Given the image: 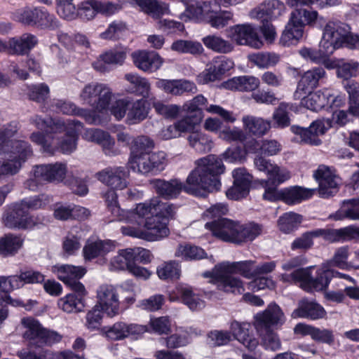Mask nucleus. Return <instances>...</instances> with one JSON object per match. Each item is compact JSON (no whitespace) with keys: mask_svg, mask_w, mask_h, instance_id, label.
I'll list each match as a JSON object with an SVG mask.
<instances>
[{"mask_svg":"<svg viewBox=\"0 0 359 359\" xmlns=\"http://www.w3.org/2000/svg\"><path fill=\"white\" fill-rule=\"evenodd\" d=\"M237 225L238 222L227 218H221L206 222L204 226L212 236L225 242L236 243Z\"/></svg>","mask_w":359,"mask_h":359,"instance_id":"nucleus-21","label":"nucleus"},{"mask_svg":"<svg viewBox=\"0 0 359 359\" xmlns=\"http://www.w3.org/2000/svg\"><path fill=\"white\" fill-rule=\"evenodd\" d=\"M212 9L209 2L192 0L187 5L185 12L181 15L180 18L187 20L186 18L197 22H207Z\"/></svg>","mask_w":359,"mask_h":359,"instance_id":"nucleus-35","label":"nucleus"},{"mask_svg":"<svg viewBox=\"0 0 359 359\" xmlns=\"http://www.w3.org/2000/svg\"><path fill=\"white\" fill-rule=\"evenodd\" d=\"M69 293L57 301L59 309L64 312L71 313L81 311L84 308L83 297L85 295Z\"/></svg>","mask_w":359,"mask_h":359,"instance_id":"nucleus-45","label":"nucleus"},{"mask_svg":"<svg viewBox=\"0 0 359 359\" xmlns=\"http://www.w3.org/2000/svg\"><path fill=\"white\" fill-rule=\"evenodd\" d=\"M349 255V250L348 247H341L338 248L334 256L330 262L324 263L323 264H330V269L336 266L341 269H349L351 268L357 267L352 261L348 262V257Z\"/></svg>","mask_w":359,"mask_h":359,"instance_id":"nucleus-58","label":"nucleus"},{"mask_svg":"<svg viewBox=\"0 0 359 359\" xmlns=\"http://www.w3.org/2000/svg\"><path fill=\"white\" fill-rule=\"evenodd\" d=\"M170 302H181L191 311H200L205 306V302L201 295L192 287L185 285H178L168 292Z\"/></svg>","mask_w":359,"mask_h":359,"instance_id":"nucleus-20","label":"nucleus"},{"mask_svg":"<svg viewBox=\"0 0 359 359\" xmlns=\"http://www.w3.org/2000/svg\"><path fill=\"white\" fill-rule=\"evenodd\" d=\"M22 240L20 236L8 234L0 239V255L10 256L15 254L20 248Z\"/></svg>","mask_w":359,"mask_h":359,"instance_id":"nucleus-56","label":"nucleus"},{"mask_svg":"<svg viewBox=\"0 0 359 359\" xmlns=\"http://www.w3.org/2000/svg\"><path fill=\"white\" fill-rule=\"evenodd\" d=\"M299 99L303 107L313 111L339 108L346 103L344 95H335L327 88L309 93L306 96L303 95Z\"/></svg>","mask_w":359,"mask_h":359,"instance_id":"nucleus-13","label":"nucleus"},{"mask_svg":"<svg viewBox=\"0 0 359 359\" xmlns=\"http://www.w3.org/2000/svg\"><path fill=\"white\" fill-rule=\"evenodd\" d=\"M156 273L161 280H177L181 276V264L173 260L165 262L157 267Z\"/></svg>","mask_w":359,"mask_h":359,"instance_id":"nucleus-50","label":"nucleus"},{"mask_svg":"<svg viewBox=\"0 0 359 359\" xmlns=\"http://www.w3.org/2000/svg\"><path fill=\"white\" fill-rule=\"evenodd\" d=\"M281 149L280 144L276 140H265L260 145L256 140L249 142L246 146V150L248 152L257 153L261 150L262 154L273 156L277 154Z\"/></svg>","mask_w":359,"mask_h":359,"instance_id":"nucleus-53","label":"nucleus"},{"mask_svg":"<svg viewBox=\"0 0 359 359\" xmlns=\"http://www.w3.org/2000/svg\"><path fill=\"white\" fill-rule=\"evenodd\" d=\"M170 218L152 217L139 226H122L121 233L125 236L140 238L149 242L161 241L170 234L168 220Z\"/></svg>","mask_w":359,"mask_h":359,"instance_id":"nucleus-12","label":"nucleus"},{"mask_svg":"<svg viewBox=\"0 0 359 359\" xmlns=\"http://www.w3.org/2000/svg\"><path fill=\"white\" fill-rule=\"evenodd\" d=\"M170 49L181 54L196 55L203 51V48L199 42L182 39L175 41L172 43Z\"/></svg>","mask_w":359,"mask_h":359,"instance_id":"nucleus-57","label":"nucleus"},{"mask_svg":"<svg viewBox=\"0 0 359 359\" xmlns=\"http://www.w3.org/2000/svg\"><path fill=\"white\" fill-rule=\"evenodd\" d=\"M106 203L111 214L120 221H124L130 225L127 226H142L152 217L172 218L175 213V208L169 203L161 202L159 198L137 203L135 207L129 210L120 208L117 196L114 191L110 190L104 195Z\"/></svg>","mask_w":359,"mask_h":359,"instance_id":"nucleus-2","label":"nucleus"},{"mask_svg":"<svg viewBox=\"0 0 359 359\" xmlns=\"http://www.w3.org/2000/svg\"><path fill=\"white\" fill-rule=\"evenodd\" d=\"M111 96L110 89L104 84L92 83L83 88L80 95L81 101L95 108L93 116L86 118L90 123H101L102 118L108 115Z\"/></svg>","mask_w":359,"mask_h":359,"instance_id":"nucleus-8","label":"nucleus"},{"mask_svg":"<svg viewBox=\"0 0 359 359\" xmlns=\"http://www.w3.org/2000/svg\"><path fill=\"white\" fill-rule=\"evenodd\" d=\"M345 88L349 95L348 112L352 116H359V84L351 81L346 85Z\"/></svg>","mask_w":359,"mask_h":359,"instance_id":"nucleus-63","label":"nucleus"},{"mask_svg":"<svg viewBox=\"0 0 359 359\" xmlns=\"http://www.w3.org/2000/svg\"><path fill=\"white\" fill-rule=\"evenodd\" d=\"M236 273H239L248 279L255 278L256 274L254 262H223L216 264L212 271H205L202 276L210 278V282L216 285L220 290L241 293L244 291L243 285L240 278L232 276Z\"/></svg>","mask_w":359,"mask_h":359,"instance_id":"nucleus-4","label":"nucleus"},{"mask_svg":"<svg viewBox=\"0 0 359 359\" xmlns=\"http://www.w3.org/2000/svg\"><path fill=\"white\" fill-rule=\"evenodd\" d=\"M326 76V72L321 67H315L305 72L302 76L295 92L296 98H301L309 90L316 88L321 79Z\"/></svg>","mask_w":359,"mask_h":359,"instance_id":"nucleus-31","label":"nucleus"},{"mask_svg":"<svg viewBox=\"0 0 359 359\" xmlns=\"http://www.w3.org/2000/svg\"><path fill=\"white\" fill-rule=\"evenodd\" d=\"M154 146L153 141L146 136L133 140L128 164L133 171L147 175L157 174L165 169L168 163L167 155L162 151L151 153Z\"/></svg>","mask_w":359,"mask_h":359,"instance_id":"nucleus-5","label":"nucleus"},{"mask_svg":"<svg viewBox=\"0 0 359 359\" xmlns=\"http://www.w3.org/2000/svg\"><path fill=\"white\" fill-rule=\"evenodd\" d=\"M302 222V217L295 212H289L281 215L278 220V226L280 231L290 233L297 229Z\"/></svg>","mask_w":359,"mask_h":359,"instance_id":"nucleus-55","label":"nucleus"},{"mask_svg":"<svg viewBox=\"0 0 359 359\" xmlns=\"http://www.w3.org/2000/svg\"><path fill=\"white\" fill-rule=\"evenodd\" d=\"M201 334V331L192 327L188 330L180 329L177 332L165 339V346L168 348H178L187 345L190 343L191 335H198Z\"/></svg>","mask_w":359,"mask_h":359,"instance_id":"nucleus-44","label":"nucleus"},{"mask_svg":"<svg viewBox=\"0 0 359 359\" xmlns=\"http://www.w3.org/2000/svg\"><path fill=\"white\" fill-rule=\"evenodd\" d=\"M127 323L121 321L100 330L101 334L109 340L118 341L128 337Z\"/></svg>","mask_w":359,"mask_h":359,"instance_id":"nucleus-52","label":"nucleus"},{"mask_svg":"<svg viewBox=\"0 0 359 359\" xmlns=\"http://www.w3.org/2000/svg\"><path fill=\"white\" fill-rule=\"evenodd\" d=\"M133 264L130 248L119 250L117 254L112 257L109 262L108 268L111 271L129 270Z\"/></svg>","mask_w":359,"mask_h":359,"instance_id":"nucleus-46","label":"nucleus"},{"mask_svg":"<svg viewBox=\"0 0 359 359\" xmlns=\"http://www.w3.org/2000/svg\"><path fill=\"white\" fill-rule=\"evenodd\" d=\"M233 185L226 191V196L231 200H239L245 197L250 189L252 175L244 168H238L232 171Z\"/></svg>","mask_w":359,"mask_h":359,"instance_id":"nucleus-23","label":"nucleus"},{"mask_svg":"<svg viewBox=\"0 0 359 359\" xmlns=\"http://www.w3.org/2000/svg\"><path fill=\"white\" fill-rule=\"evenodd\" d=\"M189 145L200 152H206L210 150L212 142L205 134L196 130L187 138Z\"/></svg>","mask_w":359,"mask_h":359,"instance_id":"nucleus-60","label":"nucleus"},{"mask_svg":"<svg viewBox=\"0 0 359 359\" xmlns=\"http://www.w3.org/2000/svg\"><path fill=\"white\" fill-rule=\"evenodd\" d=\"M156 86L168 94L180 96L185 93H196L194 83L186 79H163L156 83Z\"/></svg>","mask_w":359,"mask_h":359,"instance_id":"nucleus-30","label":"nucleus"},{"mask_svg":"<svg viewBox=\"0 0 359 359\" xmlns=\"http://www.w3.org/2000/svg\"><path fill=\"white\" fill-rule=\"evenodd\" d=\"M51 271L65 285L80 295H86L84 285L78 281L86 273V269L81 266L57 264L52 266Z\"/></svg>","mask_w":359,"mask_h":359,"instance_id":"nucleus-15","label":"nucleus"},{"mask_svg":"<svg viewBox=\"0 0 359 359\" xmlns=\"http://www.w3.org/2000/svg\"><path fill=\"white\" fill-rule=\"evenodd\" d=\"M133 5L138 6L142 11L149 14L153 18H158L168 12V6L159 4L156 0H127Z\"/></svg>","mask_w":359,"mask_h":359,"instance_id":"nucleus-47","label":"nucleus"},{"mask_svg":"<svg viewBox=\"0 0 359 359\" xmlns=\"http://www.w3.org/2000/svg\"><path fill=\"white\" fill-rule=\"evenodd\" d=\"M204 45L212 50L220 53H229L233 50L231 42L216 35H208L202 39Z\"/></svg>","mask_w":359,"mask_h":359,"instance_id":"nucleus-54","label":"nucleus"},{"mask_svg":"<svg viewBox=\"0 0 359 359\" xmlns=\"http://www.w3.org/2000/svg\"><path fill=\"white\" fill-rule=\"evenodd\" d=\"M248 60L259 68H269L276 65L279 61V57L275 53H257L250 54Z\"/></svg>","mask_w":359,"mask_h":359,"instance_id":"nucleus-59","label":"nucleus"},{"mask_svg":"<svg viewBox=\"0 0 359 359\" xmlns=\"http://www.w3.org/2000/svg\"><path fill=\"white\" fill-rule=\"evenodd\" d=\"M2 222L10 229L20 228L22 223V203H15L6 206Z\"/></svg>","mask_w":359,"mask_h":359,"instance_id":"nucleus-42","label":"nucleus"},{"mask_svg":"<svg viewBox=\"0 0 359 359\" xmlns=\"http://www.w3.org/2000/svg\"><path fill=\"white\" fill-rule=\"evenodd\" d=\"M332 126V122L330 119H318L312 122L308 128L292 126L291 130L293 133L299 136L302 142L318 145L320 144L318 136L324 135Z\"/></svg>","mask_w":359,"mask_h":359,"instance_id":"nucleus-22","label":"nucleus"},{"mask_svg":"<svg viewBox=\"0 0 359 359\" xmlns=\"http://www.w3.org/2000/svg\"><path fill=\"white\" fill-rule=\"evenodd\" d=\"M36 125L41 130H44L46 134L34 133L32 140L42 144L46 151L53 152L55 149H57L62 153L67 154L76 149L78 133L82 128L80 122H55L52 118H39Z\"/></svg>","mask_w":359,"mask_h":359,"instance_id":"nucleus-1","label":"nucleus"},{"mask_svg":"<svg viewBox=\"0 0 359 359\" xmlns=\"http://www.w3.org/2000/svg\"><path fill=\"white\" fill-rule=\"evenodd\" d=\"M226 37L240 46H248L252 48H261L264 43L257 29L250 24L236 25L226 31Z\"/></svg>","mask_w":359,"mask_h":359,"instance_id":"nucleus-16","label":"nucleus"},{"mask_svg":"<svg viewBox=\"0 0 359 359\" xmlns=\"http://www.w3.org/2000/svg\"><path fill=\"white\" fill-rule=\"evenodd\" d=\"M260 84L259 79L254 76H241L233 77L223 83L228 90L239 91H252Z\"/></svg>","mask_w":359,"mask_h":359,"instance_id":"nucleus-40","label":"nucleus"},{"mask_svg":"<svg viewBox=\"0 0 359 359\" xmlns=\"http://www.w3.org/2000/svg\"><path fill=\"white\" fill-rule=\"evenodd\" d=\"M201 122V116L188 115L186 117L175 122L180 135L182 133H194Z\"/></svg>","mask_w":359,"mask_h":359,"instance_id":"nucleus-64","label":"nucleus"},{"mask_svg":"<svg viewBox=\"0 0 359 359\" xmlns=\"http://www.w3.org/2000/svg\"><path fill=\"white\" fill-rule=\"evenodd\" d=\"M128 49L123 46H118L100 55L93 63L95 69L100 72L107 70V65H122L126 58Z\"/></svg>","mask_w":359,"mask_h":359,"instance_id":"nucleus-34","label":"nucleus"},{"mask_svg":"<svg viewBox=\"0 0 359 359\" xmlns=\"http://www.w3.org/2000/svg\"><path fill=\"white\" fill-rule=\"evenodd\" d=\"M226 170L222 158L208 155L196 161V168L187 178L184 190L196 196L217 191L221 187L219 176Z\"/></svg>","mask_w":359,"mask_h":359,"instance_id":"nucleus-3","label":"nucleus"},{"mask_svg":"<svg viewBox=\"0 0 359 359\" xmlns=\"http://www.w3.org/2000/svg\"><path fill=\"white\" fill-rule=\"evenodd\" d=\"M326 313L324 308L319 304L303 299L299 302L298 308L292 312V317L317 320L325 318Z\"/></svg>","mask_w":359,"mask_h":359,"instance_id":"nucleus-36","label":"nucleus"},{"mask_svg":"<svg viewBox=\"0 0 359 359\" xmlns=\"http://www.w3.org/2000/svg\"><path fill=\"white\" fill-rule=\"evenodd\" d=\"M116 248V243L111 240H101L97 238H88L83 248V256L86 261L98 258L100 262L104 261V257Z\"/></svg>","mask_w":359,"mask_h":359,"instance_id":"nucleus-25","label":"nucleus"},{"mask_svg":"<svg viewBox=\"0 0 359 359\" xmlns=\"http://www.w3.org/2000/svg\"><path fill=\"white\" fill-rule=\"evenodd\" d=\"M349 26L341 22L330 21L325 27L320 46L331 54L337 49L344 46Z\"/></svg>","mask_w":359,"mask_h":359,"instance_id":"nucleus-17","label":"nucleus"},{"mask_svg":"<svg viewBox=\"0 0 359 359\" xmlns=\"http://www.w3.org/2000/svg\"><path fill=\"white\" fill-rule=\"evenodd\" d=\"M85 236L83 231L78 228H74L65 238L62 243V249L67 255H73L81 247V240Z\"/></svg>","mask_w":359,"mask_h":359,"instance_id":"nucleus-51","label":"nucleus"},{"mask_svg":"<svg viewBox=\"0 0 359 359\" xmlns=\"http://www.w3.org/2000/svg\"><path fill=\"white\" fill-rule=\"evenodd\" d=\"M18 130V124L12 122L0 131V156L6 159L1 165V176L14 175L21 167L22 144L20 140L13 139Z\"/></svg>","mask_w":359,"mask_h":359,"instance_id":"nucleus-7","label":"nucleus"},{"mask_svg":"<svg viewBox=\"0 0 359 359\" xmlns=\"http://www.w3.org/2000/svg\"><path fill=\"white\" fill-rule=\"evenodd\" d=\"M255 165L259 171L266 174L267 181L271 182L272 185L278 186L291 177L290 172L287 169L272 163L262 157L256 158Z\"/></svg>","mask_w":359,"mask_h":359,"instance_id":"nucleus-27","label":"nucleus"},{"mask_svg":"<svg viewBox=\"0 0 359 359\" xmlns=\"http://www.w3.org/2000/svg\"><path fill=\"white\" fill-rule=\"evenodd\" d=\"M315 191L298 186L283 189L282 201L288 205L298 204L311 198Z\"/></svg>","mask_w":359,"mask_h":359,"instance_id":"nucleus-41","label":"nucleus"},{"mask_svg":"<svg viewBox=\"0 0 359 359\" xmlns=\"http://www.w3.org/2000/svg\"><path fill=\"white\" fill-rule=\"evenodd\" d=\"M284 322V314L276 304L269 305L265 311L259 312L254 316V325L257 330H266V333L262 337V344L266 349L277 351L280 348L281 343L278 337L268 330L271 327L281 325Z\"/></svg>","mask_w":359,"mask_h":359,"instance_id":"nucleus-9","label":"nucleus"},{"mask_svg":"<svg viewBox=\"0 0 359 359\" xmlns=\"http://www.w3.org/2000/svg\"><path fill=\"white\" fill-rule=\"evenodd\" d=\"M233 67L234 62L232 60L224 57H217L210 63L208 68L198 75V81L202 84L215 81L233 69Z\"/></svg>","mask_w":359,"mask_h":359,"instance_id":"nucleus-26","label":"nucleus"},{"mask_svg":"<svg viewBox=\"0 0 359 359\" xmlns=\"http://www.w3.org/2000/svg\"><path fill=\"white\" fill-rule=\"evenodd\" d=\"M304 23L300 22L290 13L289 20L285 25L280 39V43L284 46L297 45L304 35Z\"/></svg>","mask_w":359,"mask_h":359,"instance_id":"nucleus-33","label":"nucleus"},{"mask_svg":"<svg viewBox=\"0 0 359 359\" xmlns=\"http://www.w3.org/2000/svg\"><path fill=\"white\" fill-rule=\"evenodd\" d=\"M96 306L102 310L104 313L113 318L120 313L121 302L116 287L109 284H103L98 287L96 293Z\"/></svg>","mask_w":359,"mask_h":359,"instance_id":"nucleus-18","label":"nucleus"},{"mask_svg":"<svg viewBox=\"0 0 359 359\" xmlns=\"http://www.w3.org/2000/svg\"><path fill=\"white\" fill-rule=\"evenodd\" d=\"M290 105L287 103H280L275 109L272 115L271 126L276 128H284L290 123L289 117Z\"/></svg>","mask_w":359,"mask_h":359,"instance_id":"nucleus-61","label":"nucleus"},{"mask_svg":"<svg viewBox=\"0 0 359 359\" xmlns=\"http://www.w3.org/2000/svg\"><path fill=\"white\" fill-rule=\"evenodd\" d=\"M356 232L357 226L353 225L339 229H325V240L330 242H336L357 239Z\"/></svg>","mask_w":359,"mask_h":359,"instance_id":"nucleus-48","label":"nucleus"},{"mask_svg":"<svg viewBox=\"0 0 359 359\" xmlns=\"http://www.w3.org/2000/svg\"><path fill=\"white\" fill-rule=\"evenodd\" d=\"M316 237H322L325 239V229H316L304 233L292 242L291 248L292 250L308 249L312 246V240Z\"/></svg>","mask_w":359,"mask_h":359,"instance_id":"nucleus-62","label":"nucleus"},{"mask_svg":"<svg viewBox=\"0 0 359 359\" xmlns=\"http://www.w3.org/2000/svg\"><path fill=\"white\" fill-rule=\"evenodd\" d=\"M135 66L140 70L154 73L161 68L164 59L156 52L138 50L131 54Z\"/></svg>","mask_w":359,"mask_h":359,"instance_id":"nucleus-24","label":"nucleus"},{"mask_svg":"<svg viewBox=\"0 0 359 359\" xmlns=\"http://www.w3.org/2000/svg\"><path fill=\"white\" fill-rule=\"evenodd\" d=\"M24 339L29 341L30 346L40 348L60 342L62 336L43 327L38 320L27 318L24 320Z\"/></svg>","mask_w":359,"mask_h":359,"instance_id":"nucleus-14","label":"nucleus"},{"mask_svg":"<svg viewBox=\"0 0 359 359\" xmlns=\"http://www.w3.org/2000/svg\"><path fill=\"white\" fill-rule=\"evenodd\" d=\"M83 137L90 142H95L100 144L107 154L114 153V140L107 133L100 129H86Z\"/></svg>","mask_w":359,"mask_h":359,"instance_id":"nucleus-39","label":"nucleus"},{"mask_svg":"<svg viewBox=\"0 0 359 359\" xmlns=\"http://www.w3.org/2000/svg\"><path fill=\"white\" fill-rule=\"evenodd\" d=\"M97 179L114 189H123L127 187V172L123 168H109L97 174Z\"/></svg>","mask_w":359,"mask_h":359,"instance_id":"nucleus-32","label":"nucleus"},{"mask_svg":"<svg viewBox=\"0 0 359 359\" xmlns=\"http://www.w3.org/2000/svg\"><path fill=\"white\" fill-rule=\"evenodd\" d=\"M109 112L118 121L125 118L127 123L136 124L147 118L149 108L144 99L124 97L112 100Z\"/></svg>","mask_w":359,"mask_h":359,"instance_id":"nucleus-11","label":"nucleus"},{"mask_svg":"<svg viewBox=\"0 0 359 359\" xmlns=\"http://www.w3.org/2000/svg\"><path fill=\"white\" fill-rule=\"evenodd\" d=\"M243 129L249 134L261 137L271 128L270 121L262 117L246 115L242 118Z\"/></svg>","mask_w":359,"mask_h":359,"instance_id":"nucleus-38","label":"nucleus"},{"mask_svg":"<svg viewBox=\"0 0 359 359\" xmlns=\"http://www.w3.org/2000/svg\"><path fill=\"white\" fill-rule=\"evenodd\" d=\"M314 266L299 269L291 273H285L280 276V280L285 283L299 282L306 291H322L325 290L333 277H338L355 283V280L348 275L339 273L330 269V264H322L316 271V277L311 276Z\"/></svg>","mask_w":359,"mask_h":359,"instance_id":"nucleus-6","label":"nucleus"},{"mask_svg":"<svg viewBox=\"0 0 359 359\" xmlns=\"http://www.w3.org/2000/svg\"><path fill=\"white\" fill-rule=\"evenodd\" d=\"M151 184L158 194L166 198L177 197L182 190L186 192L184 187L187 185V182L183 184L178 180H172L169 182L154 180L151 182Z\"/></svg>","mask_w":359,"mask_h":359,"instance_id":"nucleus-37","label":"nucleus"},{"mask_svg":"<svg viewBox=\"0 0 359 359\" xmlns=\"http://www.w3.org/2000/svg\"><path fill=\"white\" fill-rule=\"evenodd\" d=\"M229 333L227 331L214 330L208 334V341L212 346H223L231 340V335L246 349L253 351L259 341L254 336L251 325L247 322L234 320L230 324Z\"/></svg>","mask_w":359,"mask_h":359,"instance_id":"nucleus-10","label":"nucleus"},{"mask_svg":"<svg viewBox=\"0 0 359 359\" xmlns=\"http://www.w3.org/2000/svg\"><path fill=\"white\" fill-rule=\"evenodd\" d=\"M175 257L184 261H193L206 258L207 253L201 247L184 243L176 248Z\"/></svg>","mask_w":359,"mask_h":359,"instance_id":"nucleus-43","label":"nucleus"},{"mask_svg":"<svg viewBox=\"0 0 359 359\" xmlns=\"http://www.w3.org/2000/svg\"><path fill=\"white\" fill-rule=\"evenodd\" d=\"M286 11L285 4L279 0H268L250 12L252 18L262 21L273 20L283 15Z\"/></svg>","mask_w":359,"mask_h":359,"instance_id":"nucleus-28","label":"nucleus"},{"mask_svg":"<svg viewBox=\"0 0 359 359\" xmlns=\"http://www.w3.org/2000/svg\"><path fill=\"white\" fill-rule=\"evenodd\" d=\"M237 228L238 244L253 241L262 232V226L253 222L244 224L238 222Z\"/></svg>","mask_w":359,"mask_h":359,"instance_id":"nucleus-49","label":"nucleus"},{"mask_svg":"<svg viewBox=\"0 0 359 359\" xmlns=\"http://www.w3.org/2000/svg\"><path fill=\"white\" fill-rule=\"evenodd\" d=\"M313 177L318 184L320 196L328 198L338 191L341 181L333 168L320 165L314 171Z\"/></svg>","mask_w":359,"mask_h":359,"instance_id":"nucleus-19","label":"nucleus"},{"mask_svg":"<svg viewBox=\"0 0 359 359\" xmlns=\"http://www.w3.org/2000/svg\"><path fill=\"white\" fill-rule=\"evenodd\" d=\"M34 175L38 182H60L65 177L67 166L61 163L41 165L34 168Z\"/></svg>","mask_w":359,"mask_h":359,"instance_id":"nucleus-29","label":"nucleus"}]
</instances>
